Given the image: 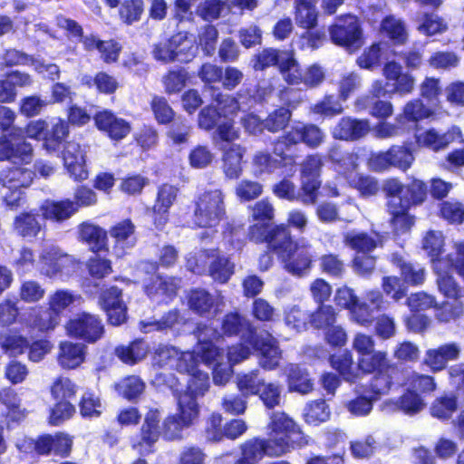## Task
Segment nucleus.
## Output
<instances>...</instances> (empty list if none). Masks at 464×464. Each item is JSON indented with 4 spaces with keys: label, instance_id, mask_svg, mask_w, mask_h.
<instances>
[{
    "label": "nucleus",
    "instance_id": "1",
    "mask_svg": "<svg viewBox=\"0 0 464 464\" xmlns=\"http://www.w3.org/2000/svg\"><path fill=\"white\" fill-rule=\"evenodd\" d=\"M186 372L190 376L185 390L175 391L176 412L162 418V410L149 407L143 415L138 432L130 440L132 450L140 457L156 452V444L162 439L167 442L181 441L185 431L198 421L200 407L198 397L203 396L209 389L208 372L198 369L196 362L186 365Z\"/></svg>",
    "mask_w": 464,
    "mask_h": 464
},
{
    "label": "nucleus",
    "instance_id": "2",
    "mask_svg": "<svg viewBox=\"0 0 464 464\" xmlns=\"http://www.w3.org/2000/svg\"><path fill=\"white\" fill-rule=\"evenodd\" d=\"M308 225L305 213L298 208L287 213L285 222L267 226L253 224L247 230V237L256 244H266V250L258 257V270L268 271L275 264L274 256L288 274L302 277L310 273L315 262L312 246L299 241L291 233V228L303 234Z\"/></svg>",
    "mask_w": 464,
    "mask_h": 464
},
{
    "label": "nucleus",
    "instance_id": "3",
    "mask_svg": "<svg viewBox=\"0 0 464 464\" xmlns=\"http://www.w3.org/2000/svg\"><path fill=\"white\" fill-rule=\"evenodd\" d=\"M92 120L85 108L71 104L66 109V119L55 117L49 123L40 118L28 121L24 128L26 138L41 142L42 148L49 153L61 151L68 143L70 126L82 127Z\"/></svg>",
    "mask_w": 464,
    "mask_h": 464
},
{
    "label": "nucleus",
    "instance_id": "4",
    "mask_svg": "<svg viewBox=\"0 0 464 464\" xmlns=\"http://www.w3.org/2000/svg\"><path fill=\"white\" fill-rule=\"evenodd\" d=\"M382 75L386 82L374 80L370 89L372 97L376 100L372 102L369 113L379 121L389 119L394 111L392 103L381 98L392 97L394 94L408 95L412 92L415 85V78L408 72H403L402 66L396 61L384 63Z\"/></svg>",
    "mask_w": 464,
    "mask_h": 464
},
{
    "label": "nucleus",
    "instance_id": "5",
    "mask_svg": "<svg viewBox=\"0 0 464 464\" xmlns=\"http://www.w3.org/2000/svg\"><path fill=\"white\" fill-rule=\"evenodd\" d=\"M325 138L324 131L318 125L296 121L288 130L275 139L272 153L277 158L281 167L292 169L297 165L298 159L293 147L304 144L310 150H315L324 143Z\"/></svg>",
    "mask_w": 464,
    "mask_h": 464
},
{
    "label": "nucleus",
    "instance_id": "6",
    "mask_svg": "<svg viewBox=\"0 0 464 464\" xmlns=\"http://www.w3.org/2000/svg\"><path fill=\"white\" fill-rule=\"evenodd\" d=\"M224 92H218L212 96L213 103L204 106L198 114V126L205 131L214 130L213 139L217 141L233 143L240 137L236 127L235 117L239 111H229L225 107Z\"/></svg>",
    "mask_w": 464,
    "mask_h": 464
},
{
    "label": "nucleus",
    "instance_id": "7",
    "mask_svg": "<svg viewBox=\"0 0 464 464\" xmlns=\"http://www.w3.org/2000/svg\"><path fill=\"white\" fill-rule=\"evenodd\" d=\"M352 346L359 355L357 367L362 373L402 378V371L396 363L390 361L388 353L374 350L375 342L372 336L357 333L353 336Z\"/></svg>",
    "mask_w": 464,
    "mask_h": 464
},
{
    "label": "nucleus",
    "instance_id": "8",
    "mask_svg": "<svg viewBox=\"0 0 464 464\" xmlns=\"http://www.w3.org/2000/svg\"><path fill=\"white\" fill-rule=\"evenodd\" d=\"M267 440L277 457L308 444L300 425L284 411L272 412L267 424Z\"/></svg>",
    "mask_w": 464,
    "mask_h": 464
},
{
    "label": "nucleus",
    "instance_id": "9",
    "mask_svg": "<svg viewBox=\"0 0 464 464\" xmlns=\"http://www.w3.org/2000/svg\"><path fill=\"white\" fill-rule=\"evenodd\" d=\"M279 73L288 86H304L305 90L319 88L326 79L324 68L318 63L303 66L293 49H285Z\"/></svg>",
    "mask_w": 464,
    "mask_h": 464
},
{
    "label": "nucleus",
    "instance_id": "10",
    "mask_svg": "<svg viewBox=\"0 0 464 464\" xmlns=\"http://www.w3.org/2000/svg\"><path fill=\"white\" fill-rule=\"evenodd\" d=\"M256 352L258 356V365L265 371H274L280 365L282 351L278 342L270 334L266 337L256 334V339L248 344L236 343L229 348L228 357L234 362L248 359Z\"/></svg>",
    "mask_w": 464,
    "mask_h": 464
},
{
    "label": "nucleus",
    "instance_id": "11",
    "mask_svg": "<svg viewBox=\"0 0 464 464\" xmlns=\"http://www.w3.org/2000/svg\"><path fill=\"white\" fill-rule=\"evenodd\" d=\"M193 224L197 227L210 228L226 218L225 194L220 188L208 189L194 200Z\"/></svg>",
    "mask_w": 464,
    "mask_h": 464
},
{
    "label": "nucleus",
    "instance_id": "12",
    "mask_svg": "<svg viewBox=\"0 0 464 464\" xmlns=\"http://www.w3.org/2000/svg\"><path fill=\"white\" fill-rule=\"evenodd\" d=\"M402 378L372 376L371 380L362 386V394L356 396L347 403V408L355 416H365L372 409L373 401L386 395L393 384H401Z\"/></svg>",
    "mask_w": 464,
    "mask_h": 464
},
{
    "label": "nucleus",
    "instance_id": "13",
    "mask_svg": "<svg viewBox=\"0 0 464 464\" xmlns=\"http://www.w3.org/2000/svg\"><path fill=\"white\" fill-rule=\"evenodd\" d=\"M40 274L49 279H67L75 276L82 263L73 256L58 247H50L43 251L39 257Z\"/></svg>",
    "mask_w": 464,
    "mask_h": 464
},
{
    "label": "nucleus",
    "instance_id": "14",
    "mask_svg": "<svg viewBox=\"0 0 464 464\" xmlns=\"http://www.w3.org/2000/svg\"><path fill=\"white\" fill-rule=\"evenodd\" d=\"M382 190L385 198H395L411 208L422 205L429 196L428 184L417 178L411 179L406 184L398 178L387 179L382 184Z\"/></svg>",
    "mask_w": 464,
    "mask_h": 464
},
{
    "label": "nucleus",
    "instance_id": "15",
    "mask_svg": "<svg viewBox=\"0 0 464 464\" xmlns=\"http://www.w3.org/2000/svg\"><path fill=\"white\" fill-rule=\"evenodd\" d=\"M66 334L83 344H94L101 341L106 333L105 325L99 314L86 311L76 314L65 324Z\"/></svg>",
    "mask_w": 464,
    "mask_h": 464
},
{
    "label": "nucleus",
    "instance_id": "16",
    "mask_svg": "<svg viewBox=\"0 0 464 464\" xmlns=\"http://www.w3.org/2000/svg\"><path fill=\"white\" fill-rule=\"evenodd\" d=\"M331 42L345 49H355L361 45L362 30L359 18L353 14H343L334 18L328 26Z\"/></svg>",
    "mask_w": 464,
    "mask_h": 464
},
{
    "label": "nucleus",
    "instance_id": "17",
    "mask_svg": "<svg viewBox=\"0 0 464 464\" xmlns=\"http://www.w3.org/2000/svg\"><path fill=\"white\" fill-rule=\"evenodd\" d=\"M34 177V170L21 166H10L1 169L0 186L10 191L4 196V204L11 208H17L20 204L19 190L31 186Z\"/></svg>",
    "mask_w": 464,
    "mask_h": 464
},
{
    "label": "nucleus",
    "instance_id": "18",
    "mask_svg": "<svg viewBox=\"0 0 464 464\" xmlns=\"http://www.w3.org/2000/svg\"><path fill=\"white\" fill-rule=\"evenodd\" d=\"M414 160L409 145H392L386 151L371 153L368 158V166L375 172L385 171L391 167L406 171L411 167Z\"/></svg>",
    "mask_w": 464,
    "mask_h": 464
},
{
    "label": "nucleus",
    "instance_id": "19",
    "mask_svg": "<svg viewBox=\"0 0 464 464\" xmlns=\"http://www.w3.org/2000/svg\"><path fill=\"white\" fill-rule=\"evenodd\" d=\"M153 57L165 63L175 60L188 62L194 57L193 44L188 39L187 34L178 32L169 38L161 40L154 44Z\"/></svg>",
    "mask_w": 464,
    "mask_h": 464
},
{
    "label": "nucleus",
    "instance_id": "20",
    "mask_svg": "<svg viewBox=\"0 0 464 464\" xmlns=\"http://www.w3.org/2000/svg\"><path fill=\"white\" fill-rule=\"evenodd\" d=\"M28 444L38 456L53 454L61 459H67L72 451L73 437L63 431L43 433L31 439Z\"/></svg>",
    "mask_w": 464,
    "mask_h": 464
},
{
    "label": "nucleus",
    "instance_id": "21",
    "mask_svg": "<svg viewBox=\"0 0 464 464\" xmlns=\"http://www.w3.org/2000/svg\"><path fill=\"white\" fill-rule=\"evenodd\" d=\"M221 335L227 338H238V343L248 344L256 339V326L239 310L227 312L220 320Z\"/></svg>",
    "mask_w": 464,
    "mask_h": 464
},
{
    "label": "nucleus",
    "instance_id": "22",
    "mask_svg": "<svg viewBox=\"0 0 464 464\" xmlns=\"http://www.w3.org/2000/svg\"><path fill=\"white\" fill-rule=\"evenodd\" d=\"M98 304L104 312L110 325L116 327L127 323L128 307L119 286L111 285L103 289L98 296Z\"/></svg>",
    "mask_w": 464,
    "mask_h": 464
},
{
    "label": "nucleus",
    "instance_id": "23",
    "mask_svg": "<svg viewBox=\"0 0 464 464\" xmlns=\"http://www.w3.org/2000/svg\"><path fill=\"white\" fill-rule=\"evenodd\" d=\"M95 128L113 143L121 142L126 139L132 130L131 122L119 117L110 109H103L94 113Z\"/></svg>",
    "mask_w": 464,
    "mask_h": 464
},
{
    "label": "nucleus",
    "instance_id": "24",
    "mask_svg": "<svg viewBox=\"0 0 464 464\" xmlns=\"http://www.w3.org/2000/svg\"><path fill=\"white\" fill-rule=\"evenodd\" d=\"M324 160L319 153L307 154L300 164V182L303 184L304 192L311 194L318 200L322 187V169Z\"/></svg>",
    "mask_w": 464,
    "mask_h": 464
},
{
    "label": "nucleus",
    "instance_id": "25",
    "mask_svg": "<svg viewBox=\"0 0 464 464\" xmlns=\"http://www.w3.org/2000/svg\"><path fill=\"white\" fill-rule=\"evenodd\" d=\"M462 137L460 129L451 126L446 131L440 132L435 128L426 129L415 133V143L419 148L427 149L432 152L446 150L451 143Z\"/></svg>",
    "mask_w": 464,
    "mask_h": 464
},
{
    "label": "nucleus",
    "instance_id": "26",
    "mask_svg": "<svg viewBox=\"0 0 464 464\" xmlns=\"http://www.w3.org/2000/svg\"><path fill=\"white\" fill-rule=\"evenodd\" d=\"M34 158V149L24 137L14 138L9 134L0 135V162L14 161L29 164Z\"/></svg>",
    "mask_w": 464,
    "mask_h": 464
},
{
    "label": "nucleus",
    "instance_id": "27",
    "mask_svg": "<svg viewBox=\"0 0 464 464\" xmlns=\"http://www.w3.org/2000/svg\"><path fill=\"white\" fill-rule=\"evenodd\" d=\"M84 51L87 53H97L100 60L107 65L119 62L123 46L116 38L102 39L97 34L91 33L85 39Z\"/></svg>",
    "mask_w": 464,
    "mask_h": 464
},
{
    "label": "nucleus",
    "instance_id": "28",
    "mask_svg": "<svg viewBox=\"0 0 464 464\" xmlns=\"http://www.w3.org/2000/svg\"><path fill=\"white\" fill-rule=\"evenodd\" d=\"M271 86H261L256 84L253 87H244L236 93H225L221 96L224 99L225 107L229 111H241L243 104L262 103L271 95Z\"/></svg>",
    "mask_w": 464,
    "mask_h": 464
},
{
    "label": "nucleus",
    "instance_id": "29",
    "mask_svg": "<svg viewBox=\"0 0 464 464\" xmlns=\"http://www.w3.org/2000/svg\"><path fill=\"white\" fill-rule=\"evenodd\" d=\"M179 188L163 183L158 187L152 206L153 223L158 229H162L169 220V209L177 199Z\"/></svg>",
    "mask_w": 464,
    "mask_h": 464
},
{
    "label": "nucleus",
    "instance_id": "30",
    "mask_svg": "<svg viewBox=\"0 0 464 464\" xmlns=\"http://www.w3.org/2000/svg\"><path fill=\"white\" fill-rule=\"evenodd\" d=\"M34 83L33 76L26 72L11 70L0 79V103H13L17 98V89L29 88Z\"/></svg>",
    "mask_w": 464,
    "mask_h": 464
},
{
    "label": "nucleus",
    "instance_id": "31",
    "mask_svg": "<svg viewBox=\"0 0 464 464\" xmlns=\"http://www.w3.org/2000/svg\"><path fill=\"white\" fill-rule=\"evenodd\" d=\"M371 130L368 119L350 116L342 117L333 130V137L339 140L355 141L365 137Z\"/></svg>",
    "mask_w": 464,
    "mask_h": 464
},
{
    "label": "nucleus",
    "instance_id": "32",
    "mask_svg": "<svg viewBox=\"0 0 464 464\" xmlns=\"http://www.w3.org/2000/svg\"><path fill=\"white\" fill-rule=\"evenodd\" d=\"M391 264L399 271L400 280L410 286H420L426 279V269L419 263L406 259L400 253H392Z\"/></svg>",
    "mask_w": 464,
    "mask_h": 464
},
{
    "label": "nucleus",
    "instance_id": "33",
    "mask_svg": "<svg viewBox=\"0 0 464 464\" xmlns=\"http://www.w3.org/2000/svg\"><path fill=\"white\" fill-rule=\"evenodd\" d=\"M66 145L61 149L63 154V165L69 176L75 182H82L89 177L85 153L79 144Z\"/></svg>",
    "mask_w": 464,
    "mask_h": 464
},
{
    "label": "nucleus",
    "instance_id": "34",
    "mask_svg": "<svg viewBox=\"0 0 464 464\" xmlns=\"http://www.w3.org/2000/svg\"><path fill=\"white\" fill-rule=\"evenodd\" d=\"M387 199L385 207L389 214V224L395 234H404L411 230L415 223V217L410 213L411 208L392 198Z\"/></svg>",
    "mask_w": 464,
    "mask_h": 464
},
{
    "label": "nucleus",
    "instance_id": "35",
    "mask_svg": "<svg viewBox=\"0 0 464 464\" xmlns=\"http://www.w3.org/2000/svg\"><path fill=\"white\" fill-rule=\"evenodd\" d=\"M39 211L44 220L63 224L76 214L69 198L54 200L45 199L40 206Z\"/></svg>",
    "mask_w": 464,
    "mask_h": 464
},
{
    "label": "nucleus",
    "instance_id": "36",
    "mask_svg": "<svg viewBox=\"0 0 464 464\" xmlns=\"http://www.w3.org/2000/svg\"><path fill=\"white\" fill-rule=\"evenodd\" d=\"M194 334L198 340V354L201 360L208 365L214 363L220 355L219 348L208 339L209 336L218 337L217 329L205 323H198L196 325Z\"/></svg>",
    "mask_w": 464,
    "mask_h": 464
},
{
    "label": "nucleus",
    "instance_id": "37",
    "mask_svg": "<svg viewBox=\"0 0 464 464\" xmlns=\"http://www.w3.org/2000/svg\"><path fill=\"white\" fill-rule=\"evenodd\" d=\"M203 254L213 258L208 265V276L218 284H227L235 273V264L228 256L220 255L218 249H205Z\"/></svg>",
    "mask_w": 464,
    "mask_h": 464
},
{
    "label": "nucleus",
    "instance_id": "38",
    "mask_svg": "<svg viewBox=\"0 0 464 464\" xmlns=\"http://www.w3.org/2000/svg\"><path fill=\"white\" fill-rule=\"evenodd\" d=\"M86 345L82 343L63 341L59 343L57 362L62 369L75 370L86 358Z\"/></svg>",
    "mask_w": 464,
    "mask_h": 464
},
{
    "label": "nucleus",
    "instance_id": "39",
    "mask_svg": "<svg viewBox=\"0 0 464 464\" xmlns=\"http://www.w3.org/2000/svg\"><path fill=\"white\" fill-rule=\"evenodd\" d=\"M61 322V318L47 305L30 308L26 318L28 327L41 334L53 331Z\"/></svg>",
    "mask_w": 464,
    "mask_h": 464
},
{
    "label": "nucleus",
    "instance_id": "40",
    "mask_svg": "<svg viewBox=\"0 0 464 464\" xmlns=\"http://www.w3.org/2000/svg\"><path fill=\"white\" fill-rule=\"evenodd\" d=\"M246 148L237 143L230 144L223 150L221 169L227 179H238L243 173V158Z\"/></svg>",
    "mask_w": 464,
    "mask_h": 464
},
{
    "label": "nucleus",
    "instance_id": "41",
    "mask_svg": "<svg viewBox=\"0 0 464 464\" xmlns=\"http://www.w3.org/2000/svg\"><path fill=\"white\" fill-rule=\"evenodd\" d=\"M149 353V345L144 338H135L126 344H118L114 355L122 363L133 366L143 361Z\"/></svg>",
    "mask_w": 464,
    "mask_h": 464
},
{
    "label": "nucleus",
    "instance_id": "42",
    "mask_svg": "<svg viewBox=\"0 0 464 464\" xmlns=\"http://www.w3.org/2000/svg\"><path fill=\"white\" fill-rule=\"evenodd\" d=\"M78 237L80 241L89 245L90 251L95 255L109 252L107 232L100 226L82 222L79 226Z\"/></svg>",
    "mask_w": 464,
    "mask_h": 464
},
{
    "label": "nucleus",
    "instance_id": "43",
    "mask_svg": "<svg viewBox=\"0 0 464 464\" xmlns=\"http://www.w3.org/2000/svg\"><path fill=\"white\" fill-rule=\"evenodd\" d=\"M459 353L460 349L457 343H445L436 349L428 350L425 363L433 372H437L445 369L449 361L457 360Z\"/></svg>",
    "mask_w": 464,
    "mask_h": 464
},
{
    "label": "nucleus",
    "instance_id": "44",
    "mask_svg": "<svg viewBox=\"0 0 464 464\" xmlns=\"http://www.w3.org/2000/svg\"><path fill=\"white\" fill-rule=\"evenodd\" d=\"M285 382L289 392L307 394L314 390V382L306 368L297 363H289L285 367Z\"/></svg>",
    "mask_w": 464,
    "mask_h": 464
},
{
    "label": "nucleus",
    "instance_id": "45",
    "mask_svg": "<svg viewBox=\"0 0 464 464\" xmlns=\"http://www.w3.org/2000/svg\"><path fill=\"white\" fill-rule=\"evenodd\" d=\"M13 228L17 236L32 240L44 230V225L41 223L39 215L30 210L23 211L14 218Z\"/></svg>",
    "mask_w": 464,
    "mask_h": 464
},
{
    "label": "nucleus",
    "instance_id": "46",
    "mask_svg": "<svg viewBox=\"0 0 464 464\" xmlns=\"http://www.w3.org/2000/svg\"><path fill=\"white\" fill-rule=\"evenodd\" d=\"M272 191L275 196L280 199H285L291 202H300L304 206H313L316 204L315 198L311 195L304 192L303 184L300 182L299 189L296 191L295 185L287 179H283L276 183Z\"/></svg>",
    "mask_w": 464,
    "mask_h": 464
},
{
    "label": "nucleus",
    "instance_id": "47",
    "mask_svg": "<svg viewBox=\"0 0 464 464\" xmlns=\"http://www.w3.org/2000/svg\"><path fill=\"white\" fill-rule=\"evenodd\" d=\"M179 281L174 276L155 275L144 285V292L150 298L161 295L173 299L178 294Z\"/></svg>",
    "mask_w": 464,
    "mask_h": 464
},
{
    "label": "nucleus",
    "instance_id": "48",
    "mask_svg": "<svg viewBox=\"0 0 464 464\" xmlns=\"http://www.w3.org/2000/svg\"><path fill=\"white\" fill-rule=\"evenodd\" d=\"M372 234L373 236L367 232L347 234L344 237V243L357 255L370 254L375 248L383 245V236L376 231H373Z\"/></svg>",
    "mask_w": 464,
    "mask_h": 464
},
{
    "label": "nucleus",
    "instance_id": "49",
    "mask_svg": "<svg viewBox=\"0 0 464 464\" xmlns=\"http://www.w3.org/2000/svg\"><path fill=\"white\" fill-rule=\"evenodd\" d=\"M188 308L198 316H208L216 305L214 296L206 289L192 288L187 295Z\"/></svg>",
    "mask_w": 464,
    "mask_h": 464
},
{
    "label": "nucleus",
    "instance_id": "50",
    "mask_svg": "<svg viewBox=\"0 0 464 464\" xmlns=\"http://www.w3.org/2000/svg\"><path fill=\"white\" fill-rule=\"evenodd\" d=\"M380 32L394 45H404L408 42V32L403 20L392 14L385 15L380 23Z\"/></svg>",
    "mask_w": 464,
    "mask_h": 464
},
{
    "label": "nucleus",
    "instance_id": "51",
    "mask_svg": "<svg viewBox=\"0 0 464 464\" xmlns=\"http://www.w3.org/2000/svg\"><path fill=\"white\" fill-rule=\"evenodd\" d=\"M240 451L250 459L255 464L265 456L278 458L267 439L254 437L246 440L240 445Z\"/></svg>",
    "mask_w": 464,
    "mask_h": 464
},
{
    "label": "nucleus",
    "instance_id": "52",
    "mask_svg": "<svg viewBox=\"0 0 464 464\" xmlns=\"http://www.w3.org/2000/svg\"><path fill=\"white\" fill-rule=\"evenodd\" d=\"M136 227L130 218H124L113 224L109 234L114 240L115 246L130 248L136 244Z\"/></svg>",
    "mask_w": 464,
    "mask_h": 464
},
{
    "label": "nucleus",
    "instance_id": "53",
    "mask_svg": "<svg viewBox=\"0 0 464 464\" xmlns=\"http://www.w3.org/2000/svg\"><path fill=\"white\" fill-rule=\"evenodd\" d=\"M78 407L79 413L83 420L99 419L104 411L100 395L91 389L85 390L81 395Z\"/></svg>",
    "mask_w": 464,
    "mask_h": 464
},
{
    "label": "nucleus",
    "instance_id": "54",
    "mask_svg": "<svg viewBox=\"0 0 464 464\" xmlns=\"http://www.w3.org/2000/svg\"><path fill=\"white\" fill-rule=\"evenodd\" d=\"M328 362L331 367L335 370L338 374L348 382H355L357 373L354 372V362L352 352L344 350L341 353H333L329 356Z\"/></svg>",
    "mask_w": 464,
    "mask_h": 464
},
{
    "label": "nucleus",
    "instance_id": "55",
    "mask_svg": "<svg viewBox=\"0 0 464 464\" xmlns=\"http://www.w3.org/2000/svg\"><path fill=\"white\" fill-rule=\"evenodd\" d=\"M82 83L104 95H113L120 87L117 78L105 71H99L93 76H84Z\"/></svg>",
    "mask_w": 464,
    "mask_h": 464
},
{
    "label": "nucleus",
    "instance_id": "56",
    "mask_svg": "<svg viewBox=\"0 0 464 464\" xmlns=\"http://www.w3.org/2000/svg\"><path fill=\"white\" fill-rule=\"evenodd\" d=\"M434 317L443 324H456L464 315V303L460 300L442 301L435 304Z\"/></svg>",
    "mask_w": 464,
    "mask_h": 464
},
{
    "label": "nucleus",
    "instance_id": "57",
    "mask_svg": "<svg viewBox=\"0 0 464 464\" xmlns=\"http://www.w3.org/2000/svg\"><path fill=\"white\" fill-rule=\"evenodd\" d=\"M459 409V398L453 393H444L437 397L431 403L430 411L432 417L448 420Z\"/></svg>",
    "mask_w": 464,
    "mask_h": 464
},
{
    "label": "nucleus",
    "instance_id": "58",
    "mask_svg": "<svg viewBox=\"0 0 464 464\" xmlns=\"http://www.w3.org/2000/svg\"><path fill=\"white\" fill-rule=\"evenodd\" d=\"M285 50L274 47H265L256 53L251 58L252 68L256 72H263L269 67H276L279 70L283 61Z\"/></svg>",
    "mask_w": 464,
    "mask_h": 464
},
{
    "label": "nucleus",
    "instance_id": "59",
    "mask_svg": "<svg viewBox=\"0 0 464 464\" xmlns=\"http://www.w3.org/2000/svg\"><path fill=\"white\" fill-rule=\"evenodd\" d=\"M343 101L333 93H325L319 101L310 107V112L323 119H332L341 115L344 109Z\"/></svg>",
    "mask_w": 464,
    "mask_h": 464
},
{
    "label": "nucleus",
    "instance_id": "60",
    "mask_svg": "<svg viewBox=\"0 0 464 464\" xmlns=\"http://www.w3.org/2000/svg\"><path fill=\"white\" fill-rule=\"evenodd\" d=\"M338 314L331 304H318L308 317L312 328L318 331H324L337 322Z\"/></svg>",
    "mask_w": 464,
    "mask_h": 464
},
{
    "label": "nucleus",
    "instance_id": "61",
    "mask_svg": "<svg viewBox=\"0 0 464 464\" xmlns=\"http://www.w3.org/2000/svg\"><path fill=\"white\" fill-rule=\"evenodd\" d=\"M54 403L48 411L47 421L51 426H60L73 418L76 407L72 401L53 400Z\"/></svg>",
    "mask_w": 464,
    "mask_h": 464
},
{
    "label": "nucleus",
    "instance_id": "62",
    "mask_svg": "<svg viewBox=\"0 0 464 464\" xmlns=\"http://www.w3.org/2000/svg\"><path fill=\"white\" fill-rule=\"evenodd\" d=\"M386 44L381 41L372 43L357 57L356 64L363 70L372 71L381 65Z\"/></svg>",
    "mask_w": 464,
    "mask_h": 464
},
{
    "label": "nucleus",
    "instance_id": "63",
    "mask_svg": "<svg viewBox=\"0 0 464 464\" xmlns=\"http://www.w3.org/2000/svg\"><path fill=\"white\" fill-rule=\"evenodd\" d=\"M49 392L53 400L72 401L76 397L78 386L69 377L59 375L51 383Z\"/></svg>",
    "mask_w": 464,
    "mask_h": 464
},
{
    "label": "nucleus",
    "instance_id": "64",
    "mask_svg": "<svg viewBox=\"0 0 464 464\" xmlns=\"http://www.w3.org/2000/svg\"><path fill=\"white\" fill-rule=\"evenodd\" d=\"M81 296L69 289H57L51 293L47 298V305L60 318L63 312L72 305Z\"/></svg>",
    "mask_w": 464,
    "mask_h": 464
}]
</instances>
